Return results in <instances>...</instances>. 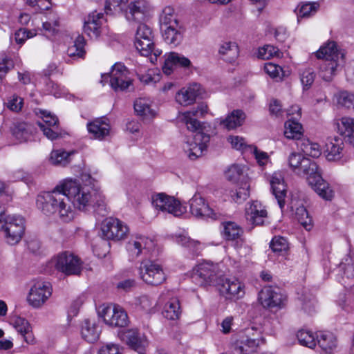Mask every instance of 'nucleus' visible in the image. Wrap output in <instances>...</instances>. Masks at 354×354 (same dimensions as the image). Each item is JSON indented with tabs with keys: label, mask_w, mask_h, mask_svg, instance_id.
<instances>
[{
	"label": "nucleus",
	"mask_w": 354,
	"mask_h": 354,
	"mask_svg": "<svg viewBox=\"0 0 354 354\" xmlns=\"http://www.w3.org/2000/svg\"><path fill=\"white\" fill-rule=\"evenodd\" d=\"M207 113V106L201 104L179 116V120L186 125L187 129L195 133L193 141H187L183 146V149L190 160L201 157L207 149V143L209 142V135L203 132L205 124L198 120Z\"/></svg>",
	"instance_id": "obj_1"
},
{
	"label": "nucleus",
	"mask_w": 354,
	"mask_h": 354,
	"mask_svg": "<svg viewBox=\"0 0 354 354\" xmlns=\"http://www.w3.org/2000/svg\"><path fill=\"white\" fill-rule=\"evenodd\" d=\"M64 189L73 205L85 211L89 207L104 210V197L97 187L82 186L77 180L66 179L63 181Z\"/></svg>",
	"instance_id": "obj_2"
},
{
	"label": "nucleus",
	"mask_w": 354,
	"mask_h": 354,
	"mask_svg": "<svg viewBox=\"0 0 354 354\" xmlns=\"http://www.w3.org/2000/svg\"><path fill=\"white\" fill-rule=\"evenodd\" d=\"M64 188L62 182L52 192L39 194L37 198V205L46 215L57 214L63 222L67 223L73 218L74 214Z\"/></svg>",
	"instance_id": "obj_3"
},
{
	"label": "nucleus",
	"mask_w": 354,
	"mask_h": 354,
	"mask_svg": "<svg viewBox=\"0 0 354 354\" xmlns=\"http://www.w3.org/2000/svg\"><path fill=\"white\" fill-rule=\"evenodd\" d=\"M0 230L4 232L9 244H17L24 234V218L19 215H7L4 207L0 206Z\"/></svg>",
	"instance_id": "obj_4"
},
{
	"label": "nucleus",
	"mask_w": 354,
	"mask_h": 354,
	"mask_svg": "<svg viewBox=\"0 0 354 354\" xmlns=\"http://www.w3.org/2000/svg\"><path fill=\"white\" fill-rule=\"evenodd\" d=\"M223 277V272L219 270L218 266L208 262L198 264L192 274L193 279L201 286L213 285L216 287Z\"/></svg>",
	"instance_id": "obj_5"
},
{
	"label": "nucleus",
	"mask_w": 354,
	"mask_h": 354,
	"mask_svg": "<svg viewBox=\"0 0 354 354\" xmlns=\"http://www.w3.org/2000/svg\"><path fill=\"white\" fill-rule=\"evenodd\" d=\"M55 269L66 275H78L82 271V261L73 253L65 251L54 259Z\"/></svg>",
	"instance_id": "obj_6"
},
{
	"label": "nucleus",
	"mask_w": 354,
	"mask_h": 354,
	"mask_svg": "<svg viewBox=\"0 0 354 354\" xmlns=\"http://www.w3.org/2000/svg\"><path fill=\"white\" fill-rule=\"evenodd\" d=\"M129 232V229L124 222L109 217L102 223L100 236L104 239L120 241L126 238Z\"/></svg>",
	"instance_id": "obj_7"
},
{
	"label": "nucleus",
	"mask_w": 354,
	"mask_h": 354,
	"mask_svg": "<svg viewBox=\"0 0 354 354\" xmlns=\"http://www.w3.org/2000/svg\"><path fill=\"white\" fill-rule=\"evenodd\" d=\"M102 78V82L110 78L111 87L116 92L126 91L132 84V80L129 77L128 70L120 63L115 64L112 67L110 75L104 74Z\"/></svg>",
	"instance_id": "obj_8"
},
{
	"label": "nucleus",
	"mask_w": 354,
	"mask_h": 354,
	"mask_svg": "<svg viewBox=\"0 0 354 354\" xmlns=\"http://www.w3.org/2000/svg\"><path fill=\"white\" fill-rule=\"evenodd\" d=\"M139 274L143 281L151 286L160 285L166 279L162 267L149 260H145L141 262L139 268Z\"/></svg>",
	"instance_id": "obj_9"
},
{
	"label": "nucleus",
	"mask_w": 354,
	"mask_h": 354,
	"mask_svg": "<svg viewBox=\"0 0 354 354\" xmlns=\"http://www.w3.org/2000/svg\"><path fill=\"white\" fill-rule=\"evenodd\" d=\"M288 161L289 167L294 172L306 178L315 172L319 167L314 160L295 152L290 153Z\"/></svg>",
	"instance_id": "obj_10"
},
{
	"label": "nucleus",
	"mask_w": 354,
	"mask_h": 354,
	"mask_svg": "<svg viewBox=\"0 0 354 354\" xmlns=\"http://www.w3.org/2000/svg\"><path fill=\"white\" fill-rule=\"evenodd\" d=\"M152 204L156 209L179 216L185 212V208L174 197L160 193L152 197Z\"/></svg>",
	"instance_id": "obj_11"
},
{
	"label": "nucleus",
	"mask_w": 354,
	"mask_h": 354,
	"mask_svg": "<svg viewBox=\"0 0 354 354\" xmlns=\"http://www.w3.org/2000/svg\"><path fill=\"white\" fill-rule=\"evenodd\" d=\"M286 297L279 288L273 286H265L259 292V301L264 308H281L285 305Z\"/></svg>",
	"instance_id": "obj_12"
},
{
	"label": "nucleus",
	"mask_w": 354,
	"mask_h": 354,
	"mask_svg": "<svg viewBox=\"0 0 354 354\" xmlns=\"http://www.w3.org/2000/svg\"><path fill=\"white\" fill-rule=\"evenodd\" d=\"M52 294V288L48 282L37 281L31 287L28 301L34 308H39Z\"/></svg>",
	"instance_id": "obj_13"
},
{
	"label": "nucleus",
	"mask_w": 354,
	"mask_h": 354,
	"mask_svg": "<svg viewBox=\"0 0 354 354\" xmlns=\"http://www.w3.org/2000/svg\"><path fill=\"white\" fill-rule=\"evenodd\" d=\"M101 315L107 325L114 327H124L129 322L127 313L118 305H110L104 307Z\"/></svg>",
	"instance_id": "obj_14"
},
{
	"label": "nucleus",
	"mask_w": 354,
	"mask_h": 354,
	"mask_svg": "<svg viewBox=\"0 0 354 354\" xmlns=\"http://www.w3.org/2000/svg\"><path fill=\"white\" fill-rule=\"evenodd\" d=\"M307 181L313 190L323 199L331 201L335 193L328 183L322 178L320 169L318 167L315 172L307 178Z\"/></svg>",
	"instance_id": "obj_15"
},
{
	"label": "nucleus",
	"mask_w": 354,
	"mask_h": 354,
	"mask_svg": "<svg viewBox=\"0 0 354 354\" xmlns=\"http://www.w3.org/2000/svg\"><path fill=\"white\" fill-rule=\"evenodd\" d=\"M122 339L138 354H145L148 341L145 335L137 328L126 330L122 334Z\"/></svg>",
	"instance_id": "obj_16"
},
{
	"label": "nucleus",
	"mask_w": 354,
	"mask_h": 354,
	"mask_svg": "<svg viewBox=\"0 0 354 354\" xmlns=\"http://www.w3.org/2000/svg\"><path fill=\"white\" fill-rule=\"evenodd\" d=\"M256 322H250L247 328H245V346L251 348V353L256 352L259 346L263 343L261 337L262 327L260 323L261 317H256Z\"/></svg>",
	"instance_id": "obj_17"
},
{
	"label": "nucleus",
	"mask_w": 354,
	"mask_h": 354,
	"mask_svg": "<svg viewBox=\"0 0 354 354\" xmlns=\"http://www.w3.org/2000/svg\"><path fill=\"white\" fill-rule=\"evenodd\" d=\"M153 246L154 243L151 239L138 235L127 243V249L132 258H137L140 254H148Z\"/></svg>",
	"instance_id": "obj_18"
},
{
	"label": "nucleus",
	"mask_w": 354,
	"mask_h": 354,
	"mask_svg": "<svg viewBox=\"0 0 354 354\" xmlns=\"http://www.w3.org/2000/svg\"><path fill=\"white\" fill-rule=\"evenodd\" d=\"M190 212L197 218H212L216 219V214L209 207L205 199L199 194H195L189 201Z\"/></svg>",
	"instance_id": "obj_19"
},
{
	"label": "nucleus",
	"mask_w": 354,
	"mask_h": 354,
	"mask_svg": "<svg viewBox=\"0 0 354 354\" xmlns=\"http://www.w3.org/2000/svg\"><path fill=\"white\" fill-rule=\"evenodd\" d=\"M42 120V122H38L37 124L44 135L51 140L57 139L61 135L59 131L57 118L50 113L44 111Z\"/></svg>",
	"instance_id": "obj_20"
},
{
	"label": "nucleus",
	"mask_w": 354,
	"mask_h": 354,
	"mask_svg": "<svg viewBox=\"0 0 354 354\" xmlns=\"http://www.w3.org/2000/svg\"><path fill=\"white\" fill-rule=\"evenodd\" d=\"M270 184L272 193L277 199L279 207L282 209L285 205L287 193L283 175L279 171L274 172L270 177Z\"/></svg>",
	"instance_id": "obj_21"
},
{
	"label": "nucleus",
	"mask_w": 354,
	"mask_h": 354,
	"mask_svg": "<svg viewBox=\"0 0 354 354\" xmlns=\"http://www.w3.org/2000/svg\"><path fill=\"white\" fill-rule=\"evenodd\" d=\"M149 12V6L145 0L131 2L126 10L125 16L128 21L142 22Z\"/></svg>",
	"instance_id": "obj_22"
},
{
	"label": "nucleus",
	"mask_w": 354,
	"mask_h": 354,
	"mask_svg": "<svg viewBox=\"0 0 354 354\" xmlns=\"http://www.w3.org/2000/svg\"><path fill=\"white\" fill-rule=\"evenodd\" d=\"M104 21L103 13L92 12L84 21V32L91 38H97L102 31V26Z\"/></svg>",
	"instance_id": "obj_23"
},
{
	"label": "nucleus",
	"mask_w": 354,
	"mask_h": 354,
	"mask_svg": "<svg viewBox=\"0 0 354 354\" xmlns=\"http://www.w3.org/2000/svg\"><path fill=\"white\" fill-rule=\"evenodd\" d=\"M201 95V86L194 83L186 88L180 89L176 95V101L183 106L193 104L196 98Z\"/></svg>",
	"instance_id": "obj_24"
},
{
	"label": "nucleus",
	"mask_w": 354,
	"mask_h": 354,
	"mask_svg": "<svg viewBox=\"0 0 354 354\" xmlns=\"http://www.w3.org/2000/svg\"><path fill=\"white\" fill-rule=\"evenodd\" d=\"M242 115L241 110H233L225 118H216L214 124L223 130L232 131L242 125Z\"/></svg>",
	"instance_id": "obj_25"
},
{
	"label": "nucleus",
	"mask_w": 354,
	"mask_h": 354,
	"mask_svg": "<svg viewBox=\"0 0 354 354\" xmlns=\"http://www.w3.org/2000/svg\"><path fill=\"white\" fill-rule=\"evenodd\" d=\"M338 133L343 136L344 140L354 146V118L342 117L336 120Z\"/></svg>",
	"instance_id": "obj_26"
},
{
	"label": "nucleus",
	"mask_w": 354,
	"mask_h": 354,
	"mask_svg": "<svg viewBox=\"0 0 354 354\" xmlns=\"http://www.w3.org/2000/svg\"><path fill=\"white\" fill-rule=\"evenodd\" d=\"M316 56L322 60L338 63L340 59L344 58V53L337 49L335 41H329L317 51Z\"/></svg>",
	"instance_id": "obj_27"
},
{
	"label": "nucleus",
	"mask_w": 354,
	"mask_h": 354,
	"mask_svg": "<svg viewBox=\"0 0 354 354\" xmlns=\"http://www.w3.org/2000/svg\"><path fill=\"white\" fill-rule=\"evenodd\" d=\"M87 129L93 138L98 140H103L110 132V125L105 118H97L88 123Z\"/></svg>",
	"instance_id": "obj_28"
},
{
	"label": "nucleus",
	"mask_w": 354,
	"mask_h": 354,
	"mask_svg": "<svg viewBox=\"0 0 354 354\" xmlns=\"http://www.w3.org/2000/svg\"><path fill=\"white\" fill-rule=\"evenodd\" d=\"M246 219L252 225H262L264 218L267 216V212L263 207L261 204L256 201H253L245 212Z\"/></svg>",
	"instance_id": "obj_29"
},
{
	"label": "nucleus",
	"mask_w": 354,
	"mask_h": 354,
	"mask_svg": "<svg viewBox=\"0 0 354 354\" xmlns=\"http://www.w3.org/2000/svg\"><path fill=\"white\" fill-rule=\"evenodd\" d=\"M11 324L28 344L34 343L35 337L32 327L26 319L18 316L13 317L11 319Z\"/></svg>",
	"instance_id": "obj_30"
},
{
	"label": "nucleus",
	"mask_w": 354,
	"mask_h": 354,
	"mask_svg": "<svg viewBox=\"0 0 354 354\" xmlns=\"http://www.w3.org/2000/svg\"><path fill=\"white\" fill-rule=\"evenodd\" d=\"M343 147L344 142L342 138L334 137L328 139L325 145V153L328 160H335L339 159Z\"/></svg>",
	"instance_id": "obj_31"
},
{
	"label": "nucleus",
	"mask_w": 354,
	"mask_h": 354,
	"mask_svg": "<svg viewBox=\"0 0 354 354\" xmlns=\"http://www.w3.org/2000/svg\"><path fill=\"white\" fill-rule=\"evenodd\" d=\"M219 283H217V289L221 295L227 299H231L232 296L238 294L241 290V286L236 280L230 281V279L223 277L220 279Z\"/></svg>",
	"instance_id": "obj_32"
},
{
	"label": "nucleus",
	"mask_w": 354,
	"mask_h": 354,
	"mask_svg": "<svg viewBox=\"0 0 354 354\" xmlns=\"http://www.w3.org/2000/svg\"><path fill=\"white\" fill-rule=\"evenodd\" d=\"M100 327L90 319H85L82 325L81 334L82 337L88 342L93 343L100 337Z\"/></svg>",
	"instance_id": "obj_33"
},
{
	"label": "nucleus",
	"mask_w": 354,
	"mask_h": 354,
	"mask_svg": "<svg viewBox=\"0 0 354 354\" xmlns=\"http://www.w3.org/2000/svg\"><path fill=\"white\" fill-rule=\"evenodd\" d=\"M317 342L319 347L326 353H330L337 344L335 335L328 331L319 332L316 336Z\"/></svg>",
	"instance_id": "obj_34"
},
{
	"label": "nucleus",
	"mask_w": 354,
	"mask_h": 354,
	"mask_svg": "<svg viewBox=\"0 0 354 354\" xmlns=\"http://www.w3.org/2000/svg\"><path fill=\"white\" fill-rule=\"evenodd\" d=\"M151 102L147 98H138L135 100L133 107L138 115L143 119L152 118L155 111L151 107Z\"/></svg>",
	"instance_id": "obj_35"
},
{
	"label": "nucleus",
	"mask_w": 354,
	"mask_h": 354,
	"mask_svg": "<svg viewBox=\"0 0 354 354\" xmlns=\"http://www.w3.org/2000/svg\"><path fill=\"white\" fill-rule=\"evenodd\" d=\"M134 44L137 50L142 56L147 57L153 53L157 57L162 53L161 50L154 48L153 38L135 39Z\"/></svg>",
	"instance_id": "obj_36"
},
{
	"label": "nucleus",
	"mask_w": 354,
	"mask_h": 354,
	"mask_svg": "<svg viewBox=\"0 0 354 354\" xmlns=\"http://www.w3.org/2000/svg\"><path fill=\"white\" fill-rule=\"evenodd\" d=\"M12 134L20 142H26L30 139L33 132L31 124L26 122H17L12 128Z\"/></svg>",
	"instance_id": "obj_37"
},
{
	"label": "nucleus",
	"mask_w": 354,
	"mask_h": 354,
	"mask_svg": "<svg viewBox=\"0 0 354 354\" xmlns=\"http://www.w3.org/2000/svg\"><path fill=\"white\" fill-rule=\"evenodd\" d=\"M177 28L176 26H166L162 34L165 41L174 46L180 44L183 40L182 32Z\"/></svg>",
	"instance_id": "obj_38"
},
{
	"label": "nucleus",
	"mask_w": 354,
	"mask_h": 354,
	"mask_svg": "<svg viewBox=\"0 0 354 354\" xmlns=\"http://www.w3.org/2000/svg\"><path fill=\"white\" fill-rule=\"evenodd\" d=\"M85 44L84 37L82 35H78L74 41V44L69 46L67 49L68 57L73 59L84 58L86 54L84 50Z\"/></svg>",
	"instance_id": "obj_39"
},
{
	"label": "nucleus",
	"mask_w": 354,
	"mask_h": 354,
	"mask_svg": "<svg viewBox=\"0 0 354 354\" xmlns=\"http://www.w3.org/2000/svg\"><path fill=\"white\" fill-rule=\"evenodd\" d=\"M181 314L180 306L179 301L173 298L170 299L164 307L162 310L163 316L170 320L178 319Z\"/></svg>",
	"instance_id": "obj_40"
},
{
	"label": "nucleus",
	"mask_w": 354,
	"mask_h": 354,
	"mask_svg": "<svg viewBox=\"0 0 354 354\" xmlns=\"http://www.w3.org/2000/svg\"><path fill=\"white\" fill-rule=\"evenodd\" d=\"M319 4L317 2L301 3L295 12L297 14L298 20L302 18H308L314 15L318 10Z\"/></svg>",
	"instance_id": "obj_41"
},
{
	"label": "nucleus",
	"mask_w": 354,
	"mask_h": 354,
	"mask_svg": "<svg viewBox=\"0 0 354 354\" xmlns=\"http://www.w3.org/2000/svg\"><path fill=\"white\" fill-rule=\"evenodd\" d=\"M219 54L223 56V59L228 62H234L239 55V48L235 43L228 42L221 46Z\"/></svg>",
	"instance_id": "obj_42"
},
{
	"label": "nucleus",
	"mask_w": 354,
	"mask_h": 354,
	"mask_svg": "<svg viewBox=\"0 0 354 354\" xmlns=\"http://www.w3.org/2000/svg\"><path fill=\"white\" fill-rule=\"evenodd\" d=\"M284 136L288 139L299 140L302 136L301 124L293 120H288L285 123Z\"/></svg>",
	"instance_id": "obj_43"
},
{
	"label": "nucleus",
	"mask_w": 354,
	"mask_h": 354,
	"mask_svg": "<svg viewBox=\"0 0 354 354\" xmlns=\"http://www.w3.org/2000/svg\"><path fill=\"white\" fill-rule=\"evenodd\" d=\"M339 64L335 62L322 60L319 75L325 81H330L335 73Z\"/></svg>",
	"instance_id": "obj_44"
},
{
	"label": "nucleus",
	"mask_w": 354,
	"mask_h": 354,
	"mask_svg": "<svg viewBox=\"0 0 354 354\" xmlns=\"http://www.w3.org/2000/svg\"><path fill=\"white\" fill-rule=\"evenodd\" d=\"M73 152H66L62 150H54L51 152L50 161L53 165L66 166L70 162L71 155Z\"/></svg>",
	"instance_id": "obj_45"
},
{
	"label": "nucleus",
	"mask_w": 354,
	"mask_h": 354,
	"mask_svg": "<svg viewBox=\"0 0 354 354\" xmlns=\"http://www.w3.org/2000/svg\"><path fill=\"white\" fill-rule=\"evenodd\" d=\"M223 234L227 240H235L239 237L241 228L234 222H226L223 224Z\"/></svg>",
	"instance_id": "obj_46"
},
{
	"label": "nucleus",
	"mask_w": 354,
	"mask_h": 354,
	"mask_svg": "<svg viewBox=\"0 0 354 354\" xmlns=\"http://www.w3.org/2000/svg\"><path fill=\"white\" fill-rule=\"evenodd\" d=\"M297 338L300 344L313 348L317 344L313 333L309 330H300L297 333Z\"/></svg>",
	"instance_id": "obj_47"
},
{
	"label": "nucleus",
	"mask_w": 354,
	"mask_h": 354,
	"mask_svg": "<svg viewBox=\"0 0 354 354\" xmlns=\"http://www.w3.org/2000/svg\"><path fill=\"white\" fill-rule=\"evenodd\" d=\"M245 152L250 153L253 155L259 166L266 165L268 162L269 156L268 153L259 150L255 146L246 145L245 144Z\"/></svg>",
	"instance_id": "obj_48"
},
{
	"label": "nucleus",
	"mask_w": 354,
	"mask_h": 354,
	"mask_svg": "<svg viewBox=\"0 0 354 354\" xmlns=\"http://www.w3.org/2000/svg\"><path fill=\"white\" fill-rule=\"evenodd\" d=\"M243 169L241 165L234 164L231 165L225 172V178L232 183H237L241 179Z\"/></svg>",
	"instance_id": "obj_49"
},
{
	"label": "nucleus",
	"mask_w": 354,
	"mask_h": 354,
	"mask_svg": "<svg viewBox=\"0 0 354 354\" xmlns=\"http://www.w3.org/2000/svg\"><path fill=\"white\" fill-rule=\"evenodd\" d=\"M167 64L187 68L191 65V62L188 58L180 54L171 52L167 58Z\"/></svg>",
	"instance_id": "obj_50"
},
{
	"label": "nucleus",
	"mask_w": 354,
	"mask_h": 354,
	"mask_svg": "<svg viewBox=\"0 0 354 354\" xmlns=\"http://www.w3.org/2000/svg\"><path fill=\"white\" fill-rule=\"evenodd\" d=\"M270 248L273 252L281 254L283 252H286L289 246L286 239L281 236H275L270 243Z\"/></svg>",
	"instance_id": "obj_51"
},
{
	"label": "nucleus",
	"mask_w": 354,
	"mask_h": 354,
	"mask_svg": "<svg viewBox=\"0 0 354 354\" xmlns=\"http://www.w3.org/2000/svg\"><path fill=\"white\" fill-rule=\"evenodd\" d=\"M295 216L299 223L308 231L312 228V219L304 206H299L295 212Z\"/></svg>",
	"instance_id": "obj_52"
},
{
	"label": "nucleus",
	"mask_w": 354,
	"mask_h": 354,
	"mask_svg": "<svg viewBox=\"0 0 354 354\" xmlns=\"http://www.w3.org/2000/svg\"><path fill=\"white\" fill-rule=\"evenodd\" d=\"M300 148L305 155L313 158L319 157L321 153L319 145L313 143L308 140H301Z\"/></svg>",
	"instance_id": "obj_53"
},
{
	"label": "nucleus",
	"mask_w": 354,
	"mask_h": 354,
	"mask_svg": "<svg viewBox=\"0 0 354 354\" xmlns=\"http://www.w3.org/2000/svg\"><path fill=\"white\" fill-rule=\"evenodd\" d=\"M337 104L348 109H354V93L341 91L336 95Z\"/></svg>",
	"instance_id": "obj_54"
},
{
	"label": "nucleus",
	"mask_w": 354,
	"mask_h": 354,
	"mask_svg": "<svg viewBox=\"0 0 354 354\" xmlns=\"http://www.w3.org/2000/svg\"><path fill=\"white\" fill-rule=\"evenodd\" d=\"M160 20L162 25L165 26H178V20L174 15V9L171 7H166L163 10Z\"/></svg>",
	"instance_id": "obj_55"
},
{
	"label": "nucleus",
	"mask_w": 354,
	"mask_h": 354,
	"mask_svg": "<svg viewBox=\"0 0 354 354\" xmlns=\"http://www.w3.org/2000/svg\"><path fill=\"white\" fill-rule=\"evenodd\" d=\"M36 33L33 30H29L26 28H20L17 30L13 36V38L17 44L21 45L27 39L33 37ZM12 39V37H11Z\"/></svg>",
	"instance_id": "obj_56"
},
{
	"label": "nucleus",
	"mask_w": 354,
	"mask_h": 354,
	"mask_svg": "<svg viewBox=\"0 0 354 354\" xmlns=\"http://www.w3.org/2000/svg\"><path fill=\"white\" fill-rule=\"evenodd\" d=\"M315 77V74L311 68H306L301 73L300 80L304 89H308L311 86Z\"/></svg>",
	"instance_id": "obj_57"
},
{
	"label": "nucleus",
	"mask_w": 354,
	"mask_h": 354,
	"mask_svg": "<svg viewBox=\"0 0 354 354\" xmlns=\"http://www.w3.org/2000/svg\"><path fill=\"white\" fill-rule=\"evenodd\" d=\"M135 39H140L145 38H153V32L149 26L144 23L138 22Z\"/></svg>",
	"instance_id": "obj_58"
},
{
	"label": "nucleus",
	"mask_w": 354,
	"mask_h": 354,
	"mask_svg": "<svg viewBox=\"0 0 354 354\" xmlns=\"http://www.w3.org/2000/svg\"><path fill=\"white\" fill-rule=\"evenodd\" d=\"M264 71L270 77L273 78L279 77L280 79L283 76V71L281 66L272 62L265 64Z\"/></svg>",
	"instance_id": "obj_59"
},
{
	"label": "nucleus",
	"mask_w": 354,
	"mask_h": 354,
	"mask_svg": "<svg viewBox=\"0 0 354 354\" xmlns=\"http://www.w3.org/2000/svg\"><path fill=\"white\" fill-rule=\"evenodd\" d=\"M279 49L272 45H266L259 50V57L263 59H268L273 56L279 57Z\"/></svg>",
	"instance_id": "obj_60"
},
{
	"label": "nucleus",
	"mask_w": 354,
	"mask_h": 354,
	"mask_svg": "<svg viewBox=\"0 0 354 354\" xmlns=\"http://www.w3.org/2000/svg\"><path fill=\"white\" fill-rule=\"evenodd\" d=\"M129 0H106L105 4V11L106 14L112 10L111 7L115 11H123L124 10L126 3Z\"/></svg>",
	"instance_id": "obj_61"
},
{
	"label": "nucleus",
	"mask_w": 354,
	"mask_h": 354,
	"mask_svg": "<svg viewBox=\"0 0 354 354\" xmlns=\"http://www.w3.org/2000/svg\"><path fill=\"white\" fill-rule=\"evenodd\" d=\"M341 268L344 270V274L346 278L354 277V259L348 258L345 263L340 264Z\"/></svg>",
	"instance_id": "obj_62"
},
{
	"label": "nucleus",
	"mask_w": 354,
	"mask_h": 354,
	"mask_svg": "<svg viewBox=\"0 0 354 354\" xmlns=\"http://www.w3.org/2000/svg\"><path fill=\"white\" fill-rule=\"evenodd\" d=\"M301 302L302 308L305 312L308 314L312 313L315 308V298L310 295L309 297L303 295L300 298Z\"/></svg>",
	"instance_id": "obj_63"
},
{
	"label": "nucleus",
	"mask_w": 354,
	"mask_h": 354,
	"mask_svg": "<svg viewBox=\"0 0 354 354\" xmlns=\"http://www.w3.org/2000/svg\"><path fill=\"white\" fill-rule=\"evenodd\" d=\"M98 354H121V353L118 345L108 344L99 349Z\"/></svg>",
	"instance_id": "obj_64"
}]
</instances>
